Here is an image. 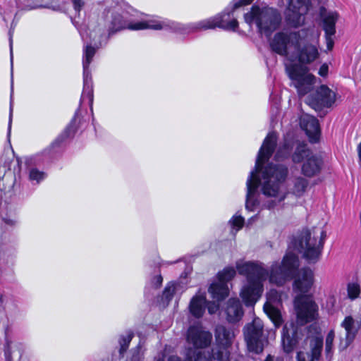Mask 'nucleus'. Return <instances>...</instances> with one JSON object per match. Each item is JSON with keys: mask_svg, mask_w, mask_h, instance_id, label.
Instances as JSON below:
<instances>
[{"mask_svg": "<svg viewBox=\"0 0 361 361\" xmlns=\"http://www.w3.org/2000/svg\"><path fill=\"white\" fill-rule=\"evenodd\" d=\"M299 31L297 32H279L274 35L270 41L271 50L276 54L283 56L287 60H290V52L298 44Z\"/></svg>", "mask_w": 361, "mask_h": 361, "instance_id": "9d476101", "label": "nucleus"}, {"mask_svg": "<svg viewBox=\"0 0 361 361\" xmlns=\"http://www.w3.org/2000/svg\"><path fill=\"white\" fill-rule=\"evenodd\" d=\"M225 312L230 322L240 320L243 314L241 304L239 300L235 298H231L228 301Z\"/></svg>", "mask_w": 361, "mask_h": 361, "instance_id": "b1692460", "label": "nucleus"}, {"mask_svg": "<svg viewBox=\"0 0 361 361\" xmlns=\"http://www.w3.org/2000/svg\"><path fill=\"white\" fill-rule=\"evenodd\" d=\"M110 33L108 36L104 29L101 27H98L89 33V37L91 42H93L96 47L90 45H86L83 49V77H84V87L82 94V99H88L90 108H92L93 103V89L92 84L90 79L89 80V71L88 68L92 61L93 56L96 53L97 49L102 44V42L106 43L108 38L109 37Z\"/></svg>", "mask_w": 361, "mask_h": 361, "instance_id": "7ed1b4c3", "label": "nucleus"}, {"mask_svg": "<svg viewBox=\"0 0 361 361\" xmlns=\"http://www.w3.org/2000/svg\"><path fill=\"white\" fill-rule=\"evenodd\" d=\"M45 173L39 171L37 169H31L29 172V178L31 180H35L37 183L40 182L45 178Z\"/></svg>", "mask_w": 361, "mask_h": 361, "instance_id": "c9c22d12", "label": "nucleus"}, {"mask_svg": "<svg viewBox=\"0 0 361 361\" xmlns=\"http://www.w3.org/2000/svg\"><path fill=\"white\" fill-rule=\"evenodd\" d=\"M276 141V135L269 133L259 150L255 169L250 172L246 181L245 207L247 210L254 211L259 205L258 187L264 195L274 197L278 202L286 198L283 183L287 178L288 168L281 164H269L262 167L271 156Z\"/></svg>", "mask_w": 361, "mask_h": 361, "instance_id": "f257e3e1", "label": "nucleus"}, {"mask_svg": "<svg viewBox=\"0 0 361 361\" xmlns=\"http://www.w3.org/2000/svg\"><path fill=\"white\" fill-rule=\"evenodd\" d=\"M313 152L307 147L305 144L298 143L292 154V161L295 164L304 162Z\"/></svg>", "mask_w": 361, "mask_h": 361, "instance_id": "bb28decb", "label": "nucleus"}, {"mask_svg": "<svg viewBox=\"0 0 361 361\" xmlns=\"http://www.w3.org/2000/svg\"><path fill=\"white\" fill-rule=\"evenodd\" d=\"M12 116H13V107H12V105H11L10 113H9V121H8V135L10 134L11 128Z\"/></svg>", "mask_w": 361, "mask_h": 361, "instance_id": "a18cd8bd", "label": "nucleus"}, {"mask_svg": "<svg viewBox=\"0 0 361 361\" xmlns=\"http://www.w3.org/2000/svg\"><path fill=\"white\" fill-rule=\"evenodd\" d=\"M341 326L345 329V337H341L338 348L345 350L354 341L356 334L361 328V322L355 320L351 316H347L341 322Z\"/></svg>", "mask_w": 361, "mask_h": 361, "instance_id": "dca6fc26", "label": "nucleus"}, {"mask_svg": "<svg viewBox=\"0 0 361 361\" xmlns=\"http://www.w3.org/2000/svg\"><path fill=\"white\" fill-rule=\"evenodd\" d=\"M357 152H358L359 159L361 162V142L357 146Z\"/></svg>", "mask_w": 361, "mask_h": 361, "instance_id": "8fccbe9b", "label": "nucleus"}, {"mask_svg": "<svg viewBox=\"0 0 361 361\" xmlns=\"http://www.w3.org/2000/svg\"><path fill=\"white\" fill-rule=\"evenodd\" d=\"M335 101V94L328 87L321 85L315 98H308L307 104L317 110L322 106H330Z\"/></svg>", "mask_w": 361, "mask_h": 361, "instance_id": "a211bd4d", "label": "nucleus"}, {"mask_svg": "<svg viewBox=\"0 0 361 361\" xmlns=\"http://www.w3.org/2000/svg\"><path fill=\"white\" fill-rule=\"evenodd\" d=\"M229 223L233 228L238 231L243 228L244 225V219L241 216L235 215L229 221Z\"/></svg>", "mask_w": 361, "mask_h": 361, "instance_id": "e433bc0d", "label": "nucleus"}, {"mask_svg": "<svg viewBox=\"0 0 361 361\" xmlns=\"http://www.w3.org/2000/svg\"><path fill=\"white\" fill-rule=\"evenodd\" d=\"M329 71V67L326 64H323L319 70V75L322 77H326L328 75Z\"/></svg>", "mask_w": 361, "mask_h": 361, "instance_id": "a19ab883", "label": "nucleus"}, {"mask_svg": "<svg viewBox=\"0 0 361 361\" xmlns=\"http://www.w3.org/2000/svg\"><path fill=\"white\" fill-rule=\"evenodd\" d=\"M319 15L323 22V27L326 35L333 36L336 32L335 25L338 15L334 11H327L324 7L319 9Z\"/></svg>", "mask_w": 361, "mask_h": 361, "instance_id": "4be33fe9", "label": "nucleus"}, {"mask_svg": "<svg viewBox=\"0 0 361 361\" xmlns=\"http://www.w3.org/2000/svg\"><path fill=\"white\" fill-rule=\"evenodd\" d=\"M314 283V274L310 269H302L293 283V290L300 294L310 291Z\"/></svg>", "mask_w": 361, "mask_h": 361, "instance_id": "aec40b11", "label": "nucleus"}, {"mask_svg": "<svg viewBox=\"0 0 361 361\" xmlns=\"http://www.w3.org/2000/svg\"><path fill=\"white\" fill-rule=\"evenodd\" d=\"M293 142L286 140L283 145L281 146L276 154V159L281 160L289 157L293 149Z\"/></svg>", "mask_w": 361, "mask_h": 361, "instance_id": "7c9ffc66", "label": "nucleus"}, {"mask_svg": "<svg viewBox=\"0 0 361 361\" xmlns=\"http://www.w3.org/2000/svg\"><path fill=\"white\" fill-rule=\"evenodd\" d=\"M267 300L264 305V310L274 325L279 326L282 323V319L281 313L275 305H278L281 302V295L277 290H271L267 294Z\"/></svg>", "mask_w": 361, "mask_h": 361, "instance_id": "f3484780", "label": "nucleus"}, {"mask_svg": "<svg viewBox=\"0 0 361 361\" xmlns=\"http://www.w3.org/2000/svg\"><path fill=\"white\" fill-rule=\"evenodd\" d=\"M264 361H281L279 357H274L271 355H268Z\"/></svg>", "mask_w": 361, "mask_h": 361, "instance_id": "09e8293b", "label": "nucleus"}, {"mask_svg": "<svg viewBox=\"0 0 361 361\" xmlns=\"http://www.w3.org/2000/svg\"><path fill=\"white\" fill-rule=\"evenodd\" d=\"M263 324L262 321L256 318L251 324H248L244 329L245 340L250 351L259 353L262 351L263 347L261 341Z\"/></svg>", "mask_w": 361, "mask_h": 361, "instance_id": "9b49d317", "label": "nucleus"}, {"mask_svg": "<svg viewBox=\"0 0 361 361\" xmlns=\"http://www.w3.org/2000/svg\"><path fill=\"white\" fill-rule=\"evenodd\" d=\"M297 316L301 323H306L313 319L317 310V305L307 296H298L295 300Z\"/></svg>", "mask_w": 361, "mask_h": 361, "instance_id": "2eb2a0df", "label": "nucleus"}, {"mask_svg": "<svg viewBox=\"0 0 361 361\" xmlns=\"http://www.w3.org/2000/svg\"><path fill=\"white\" fill-rule=\"evenodd\" d=\"M206 298L204 295H196L190 300V312L195 317H201L205 309Z\"/></svg>", "mask_w": 361, "mask_h": 361, "instance_id": "393cba45", "label": "nucleus"}, {"mask_svg": "<svg viewBox=\"0 0 361 361\" xmlns=\"http://www.w3.org/2000/svg\"><path fill=\"white\" fill-rule=\"evenodd\" d=\"M216 27H227L228 26L225 25L222 23H221L216 16L207 18L197 23L193 29L194 30H207V29H213Z\"/></svg>", "mask_w": 361, "mask_h": 361, "instance_id": "cd10ccee", "label": "nucleus"}, {"mask_svg": "<svg viewBox=\"0 0 361 361\" xmlns=\"http://www.w3.org/2000/svg\"><path fill=\"white\" fill-rule=\"evenodd\" d=\"M126 27L131 30H142L147 29L155 30L171 29L173 30H178L180 29L178 23L166 19L161 20L160 18H152L139 22H130Z\"/></svg>", "mask_w": 361, "mask_h": 361, "instance_id": "ddd939ff", "label": "nucleus"}, {"mask_svg": "<svg viewBox=\"0 0 361 361\" xmlns=\"http://www.w3.org/2000/svg\"><path fill=\"white\" fill-rule=\"evenodd\" d=\"M212 338V334L206 331L200 324L192 325L189 327L187 331V342L192 345L195 349L188 348L185 353L187 361H195L199 353L202 355H210L209 353L198 350L204 348L210 345ZM168 361H180L177 356H171Z\"/></svg>", "mask_w": 361, "mask_h": 361, "instance_id": "0eeeda50", "label": "nucleus"}, {"mask_svg": "<svg viewBox=\"0 0 361 361\" xmlns=\"http://www.w3.org/2000/svg\"><path fill=\"white\" fill-rule=\"evenodd\" d=\"M216 18H218L221 23L228 26L227 27H221L222 29L235 30L238 27V21L236 19L231 18L229 13H223L222 15L216 16Z\"/></svg>", "mask_w": 361, "mask_h": 361, "instance_id": "c756f323", "label": "nucleus"}, {"mask_svg": "<svg viewBox=\"0 0 361 361\" xmlns=\"http://www.w3.org/2000/svg\"><path fill=\"white\" fill-rule=\"evenodd\" d=\"M157 361H165V355L162 354L159 357L157 360Z\"/></svg>", "mask_w": 361, "mask_h": 361, "instance_id": "3c124183", "label": "nucleus"}, {"mask_svg": "<svg viewBox=\"0 0 361 361\" xmlns=\"http://www.w3.org/2000/svg\"><path fill=\"white\" fill-rule=\"evenodd\" d=\"M235 270L232 267L225 268L218 274V282L214 283L209 288L212 298L221 300L228 295L229 288L227 283L235 276Z\"/></svg>", "mask_w": 361, "mask_h": 361, "instance_id": "f8f14e48", "label": "nucleus"}, {"mask_svg": "<svg viewBox=\"0 0 361 361\" xmlns=\"http://www.w3.org/2000/svg\"><path fill=\"white\" fill-rule=\"evenodd\" d=\"M360 293V287L357 283H350L348 286V294L350 298L355 299Z\"/></svg>", "mask_w": 361, "mask_h": 361, "instance_id": "72a5a7b5", "label": "nucleus"}, {"mask_svg": "<svg viewBox=\"0 0 361 361\" xmlns=\"http://www.w3.org/2000/svg\"><path fill=\"white\" fill-rule=\"evenodd\" d=\"M298 44L290 52V61H298L300 64H310L318 59L319 34L310 30H299Z\"/></svg>", "mask_w": 361, "mask_h": 361, "instance_id": "20e7f679", "label": "nucleus"}, {"mask_svg": "<svg viewBox=\"0 0 361 361\" xmlns=\"http://www.w3.org/2000/svg\"><path fill=\"white\" fill-rule=\"evenodd\" d=\"M287 72L300 95H305L313 89L316 78L309 72L307 67L294 64L287 67Z\"/></svg>", "mask_w": 361, "mask_h": 361, "instance_id": "6e6552de", "label": "nucleus"}, {"mask_svg": "<svg viewBox=\"0 0 361 361\" xmlns=\"http://www.w3.org/2000/svg\"><path fill=\"white\" fill-rule=\"evenodd\" d=\"M162 281L163 279L161 276H156L152 280V283L155 288H158L162 283Z\"/></svg>", "mask_w": 361, "mask_h": 361, "instance_id": "79ce46f5", "label": "nucleus"}, {"mask_svg": "<svg viewBox=\"0 0 361 361\" xmlns=\"http://www.w3.org/2000/svg\"><path fill=\"white\" fill-rule=\"evenodd\" d=\"M300 266L297 255L288 250L281 264L274 262L267 270L262 264L254 262L238 261L236 269L241 275L246 276V283L240 290V297L246 306H253L264 291V282L268 279L271 284L283 286L295 275Z\"/></svg>", "mask_w": 361, "mask_h": 361, "instance_id": "f03ea898", "label": "nucleus"}, {"mask_svg": "<svg viewBox=\"0 0 361 361\" xmlns=\"http://www.w3.org/2000/svg\"><path fill=\"white\" fill-rule=\"evenodd\" d=\"M309 186V181L304 177H293L290 183V192L296 197L302 196Z\"/></svg>", "mask_w": 361, "mask_h": 361, "instance_id": "a878e982", "label": "nucleus"}, {"mask_svg": "<svg viewBox=\"0 0 361 361\" xmlns=\"http://www.w3.org/2000/svg\"><path fill=\"white\" fill-rule=\"evenodd\" d=\"M80 35H81V36H82V39H84V38H85L84 35H83L82 33H81V32H80Z\"/></svg>", "mask_w": 361, "mask_h": 361, "instance_id": "603ef678", "label": "nucleus"}, {"mask_svg": "<svg viewBox=\"0 0 361 361\" xmlns=\"http://www.w3.org/2000/svg\"><path fill=\"white\" fill-rule=\"evenodd\" d=\"M234 332L224 326H218L215 331L216 347L212 357L218 361H229L231 347L234 338Z\"/></svg>", "mask_w": 361, "mask_h": 361, "instance_id": "1a4fd4ad", "label": "nucleus"}, {"mask_svg": "<svg viewBox=\"0 0 361 361\" xmlns=\"http://www.w3.org/2000/svg\"><path fill=\"white\" fill-rule=\"evenodd\" d=\"M253 0H239L233 5V10L244 5L250 4Z\"/></svg>", "mask_w": 361, "mask_h": 361, "instance_id": "ea45409f", "label": "nucleus"}, {"mask_svg": "<svg viewBox=\"0 0 361 361\" xmlns=\"http://www.w3.org/2000/svg\"><path fill=\"white\" fill-rule=\"evenodd\" d=\"M175 293V286L173 284H169L164 289L162 295V300L168 303L173 298Z\"/></svg>", "mask_w": 361, "mask_h": 361, "instance_id": "f704fd0d", "label": "nucleus"}, {"mask_svg": "<svg viewBox=\"0 0 361 361\" xmlns=\"http://www.w3.org/2000/svg\"><path fill=\"white\" fill-rule=\"evenodd\" d=\"M245 20L250 25L255 23L261 34L269 36L279 26L281 17L273 8L252 6L251 11L245 15Z\"/></svg>", "mask_w": 361, "mask_h": 361, "instance_id": "423d86ee", "label": "nucleus"}, {"mask_svg": "<svg viewBox=\"0 0 361 361\" xmlns=\"http://www.w3.org/2000/svg\"><path fill=\"white\" fill-rule=\"evenodd\" d=\"M133 338V334L129 333L121 338L120 344L121 349L125 350Z\"/></svg>", "mask_w": 361, "mask_h": 361, "instance_id": "4c0bfd02", "label": "nucleus"}, {"mask_svg": "<svg viewBox=\"0 0 361 361\" xmlns=\"http://www.w3.org/2000/svg\"><path fill=\"white\" fill-rule=\"evenodd\" d=\"M308 10V0H289L286 11L288 23L293 27H298L304 23V15Z\"/></svg>", "mask_w": 361, "mask_h": 361, "instance_id": "4468645a", "label": "nucleus"}, {"mask_svg": "<svg viewBox=\"0 0 361 361\" xmlns=\"http://www.w3.org/2000/svg\"><path fill=\"white\" fill-rule=\"evenodd\" d=\"M305 345H309L311 355L308 353L300 351L298 353V361L317 360L320 356L323 347V339L319 336L310 337L305 341Z\"/></svg>", "mask_w": 361, "mask_h": 361, "instance_id": "6ab92c4d", "label": "nucleus"}, {"mask_svg": "<svg viewBox=\"0 0 361 361\" xmlns=\"http://www.w3.org/2000/svg\"><path fill=\"white\" fill-rule=\"evenodd\" d=\"M13 41H12V35L10 32V51H11V66H13Z\"/></svg>", "mask_w": 361, "mask_h": 361, "instance_id": "de8ad7c7", "label": "nucleus"}, {"mask_svg": "<svg viewBox=\"0 0 361 361\" xmlns=\"http://www.w3.org/2000/svg\"><path fill=\"white\" fill-rule=\"evenodd\" d=\"M331 37L332 36L326 35V43H327V47H328L329 49H331L333 47V40L331 39Z\"/></svg>", "mask_w": 361, "mask_h": 361, "instance_id": "49530a36", "label": "nucleus"}, {"mask_svg": "<svg viewBox=\"0 0 361 361\" xmlns=\"http://www.w3.org/2000/svg\"><path fill=\"white\" fill-rule=\"evenodd\" d=\"M300 124L309 137L310 142H316L318 141L320 129L318 120L315 117L307 114H303L300 117Z\"/></svg>", "mask_w": 361, "mask_h": 361, "instance_id": "412c9836", "label": "nucleus"}, {"mask_svg": "<svg viewBox=\"0 0 361 361\" xmlns=\"http://www.w3.org/2000/svg\"><path fill=\"white\" fill-rule=\"evenodd\" d=\"M22 353L20 348L17 344L8 345L6 351L5 355L7 361H13L14 360H19L21 357Z\"/></svg>", "mask_w": 361, "mask_h": 361, "instance_id": "2f4dec72", "label": "nucleus"}, {"mask_svg": "<svg viewBox=\"0 0 361 361\" xmlns=\"http://www.w3.org/2000/svg\"><path fill=\"white\" fill-rule=\"evenodd\" d=\"M326 231L323 226L313 227L304 232L300 240V252L308 263L317 262L321 255Z\"/></svg>", "mask_w": 361, "mask_h": 361, "instance_id": "39448f33", "label": "nucleus"}, {"mask_svg": "<svg viewBox=\"0 0 361 361\" xmlns=\"http://www.w3.org/2000/svg\"><path fill=\"white\" fill-rule=\"evenodd\" d=\"M282 344L283 349L286 353L291 352L296 344L295 339L293 337H291L288 332L287 325H285L283 329Z\"/></svg>", "mask_w": 361, "mask_h": 361, "instance_id": "c85d7f7f", "label": "nucleus"}, {"mask_svg": "<svg viewBox=\"0 0 361 361\" xmlns=\"http://www.w3.org/2000/svg\"><path fill=\"white\" fill-rule=\"evenodd\" d=\"M322 160L314 153L304 161L301 167L302 173L306 177H313L321 170Z\"/></svg>", "mask_w": 361, "mask_h": 361, "instance_id": "5701e85b", "label": "nucleus"}, {"mask_svg": "<svg viewBox=\"0 0 361 361\" xmlns=\"http://www.w3.org/2000/svg\"><path fill=\"white\" fill-rule=\"evenodd\" d=\"M73 4L74 9L80 12L82 8L84 6V1L82 0H71Z\"/></svg>", "mask_w": 361, "mask_h": 361, "instance_id": "58836bf2", "label": "nucleus"}, {"mask_svg": "<svg viewBox=\"0 0 361 361\" xmlns=\"http://www.w3.org/2000/svg\"><path fill=\"white\" fill-rule=\"evenodd\" d=\"M197 355V357L195 358V361H212L210 355L206 356L200 353Z\"/></svg>", "mask_w": 361, "mask_h": 361, "instance_id": "37998d69", "label": "nucleus"}, {"mask_svg": "<svg viewBox=\"0 0 361 361\" xmlns=\"http://www.w3.org/2000/svg\"><path fill=\"white\" fill-rule=\"evenodd\" d=\"M218 308V305L214 303H211L208 306V311L210 314H214L217 311Z\"/></svg>", "mask_w": 361, "mask_h": 361, "instance_id": "c03bdc74", "label": "nucleus"}, {"mask_svg": "<svg viewBox=\"0 0 361 361\" xmlns=\"http://www.w3.org/2000/svg\"><path fill=\"white\" fill-rule=\"evenodd\" d=\"M334 338L335 332L334 330H331L326 335L325 340V353L327 357L332 355Z\"/></svg>", "mask_w": 361, "mask_h": 361, "instance_id": "473e14b6", "label": "nucleus"}]
</instances>
